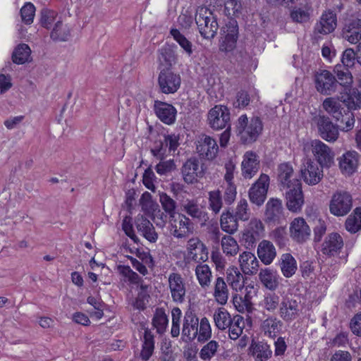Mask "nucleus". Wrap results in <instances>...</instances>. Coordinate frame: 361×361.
I'll use <instances>...</instances> for the list:
<instances>
[{
  "instance_id": "nucleus-1",
  "label": "nucleus",
  "mask_w": 361,
  "mask_h": 361,
  "mask_svg": "<svg viewBox=\"0 0 361 361\" xmlns=\"http://www.w3.org/2000/svg\"><path fill=\"white\" fill-rule=\"evenodd\" d=\"M343 98L342 102L347 107L348 110L341 112V117L335 118L340 122V128L343 131L348 132L353 129L355 124V116L352 110H356L361 107V93L353 90Z\"/></svg>"
},
{
  "instance_id": "nucleus-2",
  "label": "nucleus",
  "mask_w": 361,
  "mask_h": 361,
  "mask_svg": "<svg viewBox=\"0 0 361 361\" xmlns=\"http://www.w3.org/2000/svg\"><path fill=\"white\" fill-rule=\"evenodd\" d=\"M195 23L200 34L204 39L214 37L219 28L216 16L208 8L200 6L196 10Z\"/></svg>"
},
{
  "instance_id": "nucleus-3",
  "label": "nucleus",
  "mask_w": 361,
  "mask_h": 361,
  "mask_svg": "<svg viewBox=\"0 0 361 361\" xmlns=\"http://www.w3.org/2000/svg\"><path fill=\"white\" fill-rule=\"evenodd\" d=\"M262 130V123L259 117H253L250 122L246 115L239 117L237 132L244 143H251L257 140Z\"/></svg>"
},
{
  "instance_id": "nucleus-4",
  "label": "nucleus",
  "mask_w": 361,
  "mask_h": 361,
  "mask_svg": "<svg viewBox=\"0 0 361 361\" xmlns=\"http://www.w3.org/2000/svg\"><path fill=\"white\" fill-rule=\"evenodd\" d=\"M205 173L204 164L197 157H190L186 160L181 168V173L184 181L188 184H192L197 179L202 178Z\"/></svg>"
},
{
  "instance_id": "nucleus-5",
  "label": "nucleus",
  "mask_w": 361,
  "mask_h": 361,
  "mask_svg": "<svg viewBox=\"0 0 361 361\" xmlns=\"http://www.w3.org/2000/svg\"><path fill=\"white\" fill-rule=\"evenodd\" d=\"M352 205L353 198L351 195L346 191L339 190L331 197L329 211L334 216H343L350 211Z\"/></svg>"
},
{
  "instance_id": "nucleus-6",
  "label": "nucleus",
  "mask_w": 361,
  "mask_h": 361,
  "mask_svg": "<svg viewBox=\"0 0 361 361\" xmlns=\"http://www.w3.org/2000/svg\"><path fill=\"white\" fill-rule=\"evenodd\" d=\"M315 88L320 94L331 95L338 91V82L334 75L327 70H322L314 75Z\"/></svg>"
},
{
  "instance_id": "nucleus-7",
  "label": "nucleus",
  "mask_w": 361,
  "mask_h": 361,
  "mask_svg": "<svg viewBox=\"0 0 361 361\" xmlns=\"http://www.w3.org/2000/svg\"><path fill=\"white\" fill-rule=\"evenodd\" d=\"M158 86L164 94H173L180 87L181 78L178 73L173 72L169 68L161 70L158 75Z\"/></svg>"
},
{
  "instance_id": "nucleus-8",
  "label": "nucleus",
  "mask_w": 361,
  "mask_h": 361,
  "mask_svg": "<svg viewBox=\"0 0 361 361\" xmlns=\"http://www.w3.org/2000/svg\"><path fill=\"white\" fill-rule=\"evenodd\" d=\"M269 176L262 173L248 191L250 202L257 206L264 204L269 187Z\"/></svg>"
},
{
  "instance_id": "nucleus-9",
  "label": "nucleus",
  "mask_w": 361,
  "mask_h": 361,
  "mask_svg": "<svg viewBox=\"0 0 361 361\" xmlns=\"http://www.w3.org/2000/svg\"><path fill=\"white\" fill-rule=\"evenodd\" d=\"M264 233V227L258 219H252L245 228L242 240L245 243L247 248L252 247L255 245L256 243L263 236Z\"/></svg>"
},
{
  "instance_id": "nucleus-10",
  "label": "nucleus",
  "mask_w": 361,
  "mask_h": 361,
  "mask_svg": "<svg viewBox=\"0 0 361 361\" xmlns=\"http://www.w3.org/2000/svg\"><path fill=\"white\" fill-rule=\"evenodd\" d=\"M323 168L318 166L311 159H307L300 168V176L303 181L309 185L318 184L324 176Z\"/></svg>"
},
{
  "instance_id": "nucleus-11",
  "label": "nucleus",
  "mask_w": 361,
  "mask_h": 361,
  "mask_svg": "<svg viewBox=\"0 0 361 361\" xmlns=\"http://www.w3.org/2000/svg\"><path fill=\"white\" fill-rule=\"evenodd\" d=\"M321 137L327 142H335L339 135L338 126L324 115H317L313 118Z\"/></svg>"
},
{
  "instance_id": "nucleus-12",
  "label": "nucleus",
  "mask_w": 361,
  "mask_h": 361,
  "mask_svg": "<svg viewBox=\"0 0 361 361\" xmlns=\"http://www.w3.org/2000/svg\"><path fill=\"white\" fill-rule=\"evenodd\" d=\"M209 126L214 130H218L229 126L230 111L222 105H216L211 109L207 115Z\"/></svg>"
},
{
  "instance_id": "nucleus-13",
  "label": "nucleus",
  "mask_w": 361,
  "mask_h": 361,
  "mask_svg": "<svg viewBox=\"0 0 361 361\" xmlns=\"http://www.w3.org/2000/svg\"><path fill=\"white\" fill-rule=\"evenodd\" d=\"M311 149L315 159L322 167L329 168L334 164V152L321 140H312Z\"/></svg>"
},
{
  "instance_id": "nucleus-14",
  "label": "nucleus",
  "mask_w": 361,
  "mask_h": 361,
  "mask_svg": "<svg viewBox=\"0 0 361 361\" xmlns=\"http://www.w3.org/2000/svg\"><path fill=\"white\" fill-rule=\"evenodd\" d=\"M342 35L351 44H356L361 40V14L352 16L345 20Z\"/></svg>"
},
{
  "instance_id": "nucleus-15",
  "label": "nucleus",
  "mask_w": 361,
  "mask_h": 361,
  "mask_svg": "<svg viewBox=\"0 0 361 361\" xmlns=\"http://www.w3.org/2000/svg\"><path fill=\"white\" fill-rule=\"evenodd\" d=\"M286 189L288 190L286 192L287 208L293 212L300 211L304 204V197L300 180H293V185Z\"/></svg>"
},
{
  "instance_id": "nucleus-16",
  "label": "nucleus",
  "mask_w": 361,
  "mask_h": 361,
  "mask_svg": "<svg viewBox=\"0 0 361 361\" xmlns=\"http://www.w3.org/2000/svg\"><path fill=\"white\" fill-rule=\"evenodd\" d=\"M168 282L172 300L176 303H183L185 300L186 287L181 275L178 273H171Z\"/></svg>"
},
{
  "instance_id": "nucleus-17",
  "label": "nucleus",
  "mask_w": 361,
  "mask_h": 361,
  "mask_svg": "<svg viewBox=\"0 0 361 361\" xmlns=\"http://www.w3.org/2000/svg\"><path fill=\"white\" fill-rule=\"evenodd\" d=\"M265 219L269 224H279L286 219L282 202L277 198H271L266 204Z\"/></svg>"
},
{
  "instance_id": "nucleus-18",
  "label": "nucleus",
  "mask_w": 361,
  "mask_h": 361,
  "mask_svg": "<svg viewBox=\"0 0 361 361\" xmlns=\"http://www.w3.org/2000/svg\"><path fill=\"white\" fill-rule=\"evenodd\" d=\"M188 257L197 263H203L208 259V249L198 238H192L187 243Z\"/></svg>"
},
{
  "instance_id": "nucleus-19",
  "label": "nucleus",
  "mask_w": 361,
  "mask_h": 361,
  "mask_svg": "<svg viewBox=\"0 0 361 361\" xmlns=\"http://www.w3.org/2000/svg\"><path fill=\"white\" fill-rule=\"evenodd\" d=\"M221 31L224 37H222L219 49L221 51L230 52L236 47L238 27L236 23L230 22L222 27Z\"/></svg>"
},
{
  "instance_id": "nucleus-20",
  "label": "nucleus",
  "mask_w": 361,
  "mask_h": 361,
  "mask_svg": "<svg viewBox=\"0 0 361 361\" xmlns=\"http://www.w3.org/2000/svg\"><path fill=\"white\" fill-rule=\"evenodd\" d=\"M260 168L259 156L252 151L246 152L241 163L242 176L245 179H251L258 172Z\"/></svg>"
},
{
  "instance_id": "nucleus-21",
  "label": "nucleus",
  "mask_w": 361,
  "mask_h": 361,
  "mask_svg": "<svg viewBox=\"0 0 361 361\" xmlns=\"http://www.w3.org/2000/svg\"><path fill=\"white\" fill-rule=\"evenodd\" d=\"M302 310L299 302L295 299H283L279 305V316L286 322L296 319Z\"/></svg>"
},
{
  "instance_id": "nucleus-22",
  "label": "nucleus",
  "mask_w": 361,
  "mask_h": 361,
  "mask_svg": "<svg viewBox=\"0 0 361 361\" xmlns=\"http://www.w3.org/2000/svg\"><path fill=\"white\" fill-rule=\"evenodd\" d=\"M337 27V16L331 10L325 11L314 25V32L321 35L333 32Z\"/></svg>"
},
{
  "instance_id": "nucleus-23",
  "label": "nucleus",
  "mask_w": 361,
  "mask_h": 361,
  "mask_svg": "<svg viewBox=\"0 0 361 361\" xmlns=\"http://www.w3.org/2000/svg\"><path fill=\"white\" fill-rule=\"evenodd\" d=\"M154 111L158 118L164 123L171 125L175 123L177 111L172 104L155 100Z\"/></svg>"
},
{
  "instance_id": "nucleus-24",
  "label": "nucleus",
  "mask_w": 361,
  "mask_h": 361,
  "mask_svg": "<svg viewBox=\"0 0 361 361\" xmlns=\"http://www.w3.org/2000/svg\"><path fill=\"white\" fill-rule=\"evenodd\" d=\"M197 151L201 157L212 160L218 154L219 146L216 140L209 135H203L198 141Z\"/></svg>"
},
{
  "instance_id": "nucleus-25",
  "label": "nucleus",
  "mask_w": 361,
  "mask_h": 361,
  "mask_svg": "<svg viewBox=\"0 0 361 361\" xmlns=\"http://www.w3.org/2000/svg\"><path fill=\"white\" fill-rule=\"evenodd\" d=\"M169 221L171 226V233L177 238H185L192 232V224L184 214H179L178 219L175 217L172 221L171 220Z\"/></svg>"
},
{
  "instance_id": "nucleus-26",
  "label": "nucleus",
  "mask_w": 361,
  "mask_h": 361,
  "mask_svg": "<svg viewBox=\"0 0 361 361\" xmlns=\"http://www.w3.org/2000/svg\"><path fill=\"white\" fill-rule=\"evenodd\" d=\"M181 209L183 212L199 221L205 223L209 220V215L194 199H186L181 203Z\"/></svg>"
},
{
  "instance_id": "nucleus-27",
  "label": "nucleus",
  "mask_w": 361,
  "mask_h": 361,
  "mask_svg": "<svg viewBox=\"0 0 361 361\" xmlns=\"http://www.w3.org/2000/svg\"><path fill=\"white\" fill-rule=\"evenodd\" d=\"M199 319L190 311L185 312L183 319L182 336L189 341H193L198 335Z\"/></svg>"
},
{
  "instance_id": "nucleus-28",
  "label": "nucleus",
  "mask_w": 361,
  "mask_h": 361,
  "mask_svg": "<svg viewBox=\"0 0 361 361\" xmlns=\"http://www.w3.org/2000/svg\"><path fill=\"white\" fill-rule=\"evenodd\" d=\"M290 237L298 243L305 242L310 235L309 226L303 218H296L290 224Z\"/></svg>"
},
{
  "instance_id": "nucleus-29",
  "label": "nucleus",
  "mask_w": 361,
  "mask_h": 361,
  "mask_svg": "<svg viewBox=\"0 0 361 361\" xmlns=\"http://www.w3.org/2000/svg\"><path fill=\"white\" fill-rule=\"evenodd\" d=\"M276 266L282 275L287 279L295 275L298 270V264L295 257L290 253H283L278 259Z\"/></svg>"
},
{
  "instance_id": "nucleus-30",
  "label": "nucleus",
  "mask_w": 361,
  "mask_h": 361,
  "mask_svg": "<svg viewBox=\"0 0 361 361\" xmlns=\"http://www.w3.org/2000/svg\"><path fill=\"white\" fill-rule=\"evenodd\" d=\"M259 279L264 287L274 291L279 287L281 278L276 270L265 268L260 270Z\"/></svg>"
},
{
  "instance_id": "nucleus-31",
  "label": "nucleus",
  "mask_w": 361,
  "mask_h": 361,
  "mask_svg": "<svg viewBox=\"0 0 361 361\" xmlns=\"http://www.w3.org/2000/svg\"><path fill=\"white\" fill-rule=\"evenodd\" d=\"M343 246L342 237L337 233H331L325 238L322 247L323 254L334 256L337 254Z\"/></svg>"
},
{
  "instance_id": "nucleus-32",
  "label": "nucleus",
  "mask_w": 361,
  "mask_h": 361,
  "mask_svg": "<svg viewBox=\"0 0 361 361\" xmlns=\"http://www.w3.org/2000/svg\"><path fill=\"white\" fill-rule=\"evenodd\" d=\"M277 179L283 189L291 188L293 185V180L297 178L294 176L291 164L284 162L278 166Z\"/></svg>"
},
{
  "instance_id": "nucleus-33",
  "label": "nucleus",
  "mask_w": 361,
  "mask_h": 361,
  "mask_svg": "<svg viewBox=\"0 0 361 361\" xmlns=\"http://www.w3.org/2000/svg\"><path fill=\"white\" fill-rule=\"evenodd\" d=\"M242 271L246 275L255 274L259 269V261L255 255L247 251L241 253L238 259Z\"/></svg>"
},
{
  "instance_id": "nucleus-34",
  "label": "nucleus",
  "mask_w": 361,
  "mask_h": 361,
  "mask_svg": "<svg viewBox=\"0 0 361 361\" xmlns=\"http://www.w3.org/2000/svg\"><path fill=\"white\" fill-rule=\"evenodd\" d=\"M283 327V322L275 316H269L264 319L260 324V329L264 335L274 339L277 337Z\"/></svg>"
},
{
  "instance_id": "nucleus-35",
  "label": "nucleus",
  "mask_w": 361,
  "mask_h": 361,
  "mask_svg": "<svg viewBox=\"0 0 361 361\" xmlns=\"http://www.w3.org/2000/svg\"><path fill=\"white\" fill-rule=\"evenodd\" d=\"M249 349L256 361H267L272 356L271 347L266 342L252 341Z\"/></svg>"
},
{
  "instance_id": "nucleus-36",
  "label": "nucleus",
  "mask_w": 361,
  "mask_h": 361,
  "mask_svg": "<svg viewBox=\"0 0 361 361\" xmlns=\"http://www.w3.org/2000/svg\"><path fill=\"white\" fill-rule=\"evenodd\" d=\"M257 255L265 265L272 263L276 256V250L273 243L269 240H262L257 247Z\"/></svg>"
},
{
  "instance_id": "nucleus-37",
  "label": "nucleus",
  "mask_w": 361,
  "mask_h": 361,
  "mask_svg": "<svg viewBox=\"0 0 361 361\" xmlns=\"http://www.w3.org/2000/svg\"><path fill=\"white\" fill-rule=\"evenodd\" d=\"M137 231L151 243H155L158 238V234L155 231L153 224L145 217L141 216L136 220Z\"/></svg>"
},
{
  "instance_id": "nucleus-38",
  "label": "nucleus",
  "mask_w": 361,
  "mask_h": 361,
  "mask_svg": "<svg viewBox=\"0 0 361 361\" xmlns=\"http://www.w3.org/2000/svg\"><path fill=\"white\" fill-rule=\"evenodd\" d=\"M358 165V154L356 152H348L339 161V166L343 173H353Z\"/></svg>"
},
{
  "instance_id": "nucleus-39",
  "label": "nucleus",
  "mask_w": 361,
  "mask_h": 361,
  "mask_svg": "<svg viewBox=\"0 0 361 361\" xmlns=\"http://www.w3.org/2000/svg\"><path fill=\"white\" fill-rule=\"evenodd\" d=\"M220 226L224 232L232 235L238 228V220L229 209H227L221 215Z\"/></svg>"
},
{
  "instance_id": "nucleus-40",
  "label": "nucleus",
  "mask_w": 361,
  "mask_h": 361,
  "mask_svg": "<svg viewBox=\"0 0 361 361\" xmlns=\"http://www.w3.org/2000/svg\"><path fill=\"white\" fill-rule=\"evenodd\" d=\"M226 281L235 291L241 290L244 287V277L239 269L234 266L226 270Z\"/></svg>"
},
{
  "instance_id": "nucleus-41",
  "label": "nucleus",
  "mask_w": 361,
  "mask_h": 361,
  "mask_svg": "<svg viewBox=\"0 0 361 361\" xmlns=\"http://www.w3.org/2000/svg\"><path fill=\"white\" fill-rule=\"evenodd\" d=\"M229 290L226 282L222 277H218L214 282L213 296L220 305H225L228 299Z\"/></svg>"
},
{
  "instance_id": "nucleus-42",
  "label": "nucleus",
  "mask_w": 361,
  "mask_h": 361,
  "mask_svg": "<svg viewBox=\"0 0 361 361\" xmlns=\"http://www.w3.org/2000/svg\"><path fill=\"white\" fill-rule=\"evenodd\" d=\"M31 49L24 43L18 44L12 54V60L14 63L23 64L31 59Z\"/></svg>"
},
{
  "instance_id": "nucleus-43",
  "label": "nucleus",
  "mask_w": 361,
  "mask_h": 361,
  "mask_svg": "<svg viewBox=\"0 0 361 361\" xmlns=\"http://www.w3.org/2000/svg\"><path fill=\"white\" fill-rule=\"evenodd\" d=\"M311 6L305 4L301 7H294L290 11L291 20L298 23H305L310 20L311 16Z\"/></svg>"
},
{
  "instance_id": "nucleus-44",
  "label": "nucleus",
  "mask_w": 361,
  "mask_h": 361,
  "mask_svg": "<svg viewBox=\"0 0 361 361\" xmlns=\"http://www.w3.org/2000/svg\"><path fill=\"white\" fill-rule=\"evenodd\" d=\"M214 321L219 330H226L232 324L231 317L224 307L218 308L214 313Z\"/></svg>"
},
{
  "instance_id": "nucleus-45",
  "label": "nucleus",
  "mask_w": 361,
  "mask_h": 361,
  "mask_svg": "<svg viewBox=\"0 0 361 361\" xmlns=\"http://www.w3.org/2000/svg\"><path fill=\"white\" fill-rule=\"evenodd\" d=\"M195 275L201 287L204 288L209 286L212 274L207 264L199 263L195 268Z\"/></svg>"
},
{
  "instance_id": "nucleus-46",
  "label": "nucleus",
  "mask_w": 361,
  "mask_h": 361,
  "mask_svg": "<svg viewBox=\"0 0 361 361\" xmlns=\"http://www.w3.org/2000/svg\"><path fill=\"white\" fill-rule=\"evenodd\" d=\"M221 245L223 252L226 256L233 257L238 254L240 250L238 242L230 234L225 235L221 238Z\"/></svg>"
},
{
  "instance_id": "nucleus-47",
  "label": "nucleus",
  "mask_w": 361,
  "mask_h": 361,
  "mask_svg": "<svg viewBox=\"0 0 361 361\" xmlns=\"http://www.w3.org/2000/svg\"><path fill=\"white\" fill-rule=\"evenodd\" d=\"M208 208L213 214H218L223 207L221 191L219 189L208 192Z\"/></svg>"
},
{
  "instance_id": "nucleus-48",
  "label": "nucleus",
  "mask_w": 361,
  "mask_h": 361,
  "mask_svg": "<svg viewBox=\"0 0 361 361\" xmlns=\"http://www.w3.org/2000/svg\"><path fill=\"white\" fill-rule=\"evenodd\" d=\"M349 68H350L341 64L335 66L334 71L338 78L337 82H338V87L340 86H350L353 83V76Z\"/></svg>"
},
{
  "instance_id": "nucleus-49",
  "label": "nucleus",
  "mask_w": 361,
  "mask_h": 361,
  "mask_svg": "<svg viewBox=\"0 0 361 361\" xmlns=\"http://www.w3.org/2000/svg\"><path fill=\"white\" fill-rule=\"evenodd\" d=\"M154 349V336L151 331L146 330L144 334V340L142 349L140 353V357L144 360H148L152 356Z\"/></svg>"
},
{
  "instance_id": "nucleus-50",
  "label": "nucleus",
  "mask_w": 361,
  "mask_h": 361,
  "mask_svg": "<svg viewBox=\"0 0 361 361\" xmlns=\"http://www.w3.org/2000/svg\"><path fill=\"white\" fill-rule=\"evenodd\" d=\"M345 228L351 233L361 230V207H357L345 221Z\"/></svg>"
},
{
  "instance_id": "nucleus-51",
  "label": "nucleus",
  "mask_w": 361,
  "mask_h": 361,
  "mask_svg": "<svg viewBox=\"0 0 361 361\" xmlns=\"http://www.w3.org/2000/svg\"><path fill=\"white\" fill-rule=\"evenodd\" d=\"M71 35L70 30L66 25H63L62 22L57 21L51 33L50 37L54 41L65 42L67 41Z\"/></svg>"
},
{
  "instance_id": "nucleus-52",
  "label": "nucleus",
  "mask_w": 361,
  "mask_h": 361,
  "mask_svg": "<svg viewBox=\"0 0 361 361\" xmlns=\"http://www.w3.org/2000/svg\"><path fill=\"white\" fill-rule=\"evenodd\" d=\"M159 201L163 209L169 215V219L172 221L176 216V201L164 192L159 195Z\"/></svg>"
},
{
  "instance_id": "nucleus-53",
  "label": "nucleus",
  "mask_w": 361,
  "mask_h": 361,
  "mask_svg": "<svg viewBox=\"0 0 361 361\" xmlns=\"http://www.w3.org/2000/svg\"><path fill=\"white\" fill-rule=\"evenodd\" d=\"M232 324L228 327V335L231 339H237L243 333L245 322L243 317L235 315L232 319Z\"/></svg>"
},
{
  "instance_id": "nucleus-54",
  "label": "nucleus",
  "mask_w": 361,
  "mask_h": 361,
  "mask_svg": "<svg viewBox=\"0 0 361 361\" xmlns=\"http://www.w3.org/2000/svg\"><path fill=\"white\" fill-rule=\"evenodd\" d=\"M324 109L334 118L341 117V112L343 111L344 109L341 107L339 102L333 97H328L324 99L322 104Z\"/></svg>"
},
{
  "instance_id": "nucleus-55",
  "label": "nucleus",
  "mask_w": 361,
  "mask_h": 361,
  "mask_svg": "<svg viewBox=\"0 0 361 361\" xmlns=\"http://www.w3.org/2000/svg\"><path fill=\"white\" fill-rule=\"evenodd\" d=\"M169 323L168 317L161 308H157L152 319V324L157 329L159 334H162L166 331Z\"/></svg>"
},
{
  "instance_id": "nucleus-56",
  "label": "nucleus",
  "mask_w": 361,
  "mask_h": 361,
  "mask_svg": "<svg viewBox=\"0 0 361 361\" xmlns=\"http://www.w3.org/2000/svg\"><path fill=\"white\" fill-rule=\"evenodd\" d=\"M219 347L217 341L212 340L202 348L199 356L204 361H209L216 355Z\"/></svg>"
},
{
  "instance_id": "nucleus-57",
  "label": "nucleus",
  "mask_w": 361,
  "mask_h": 361,
  "mask_svg": "<svg viewBox=\"0 0 361 361\" xmlns=\"http://www.w3.org/2000/svg\"><path fill=\"white\" fill-rule=\"evenodd\" d=\"M117 270L124 278L125 281H128L133 284H138L142 281L140 276L133 271L129 266L118 265Z\"/></svg>"
},
{
  "instance_id": "nucleus-58",
  "label": "nucleus",
  "mask_w": 361,
  "mask_h": 361,
  "mask_svg": "<svg viewBox=\"0 0 361 361\" xmlns=\"http://www.w3.org/2000/svg\"><path fill=\"white\" fill-rule=\"evenodd\" d=\"M170 33L174 40H176L184 51L190 56L193 51L192 43L182 33H180L178 29L172 28Z\"/></svg>"
},
{
  "instance_id": "nucleus-59",
  "label": "nucleus",
  "mask_w": 361,
  "mask_h": 361,
  "mask_svg": "<svg viewBox=\"0 0 361 361\" xmlns=\"http://www.w3.org/2000/svg\"><path fill=\"white\" fill-rule=\"evenodd\" d=\"M139 257L142 259V262H139L134 268L145 276L148 273L147 267L150 268L154 267V260L149 252L140 253Z\"/></svg>"
},
{
  "instance_id": "nucleus-60",
  "label": "nucleus",
  "mask_w": 361,
  "mask_h": 361,
  "mask_svg": "<svg viewBox=\"0 0 361 361\" xmlns=\"http://www.w3.org/2000/svg\"><path fill=\"white\" fill-rule=\"evenodd\" d=\"M233 215L238 221H245L250 219V211L247 201L245 199H241L238 202Z\"/></svg>"
},
{
  "instance_id": "nucleus-61",
  "label": "nucleus",
  "mask_w": 361,
  "mask_h": 361,
  "mask_svg": "<svg viewBox=\"0 0 361 361\" xmlns=\"http://www.w3.org/2000/svg\"><path fill=\"white\" fill-rule=\"evenodd\" d=\"M200 329H198L197 340L199 342H205L212 337V329L209 320L207 317H203L199 322Z\"/></svg>"
},
{
  "instance_id": "nucleus-62",
  "label": "nucleus",
  "mask_w": 361,
  "mask_h": 361,
  "mask_svg": "<svg viewBox=\"0 0 361 361\" xmlns=\"http://www.w3.org/2000/svg\"><path fill=\"white\" fill-rule=\"evenodd\" d=\"M279 305V296L274 293H268L264 295L262 305L263 308L270 312H274Z\"/></svg>"
},
{
  "instance_id": "nucleus-63",
  "label": "nucleus",
  "mask_w": 361,
  "mask_h": 361,
  "mask_svg": "<svg viewBox=\"0 0 361 361\" xmlns=\"http://www.w3.org/2000/svg\"><path fill=\"white\" fill-rule=\"evenodd\" d=\"M57 13L53 10L43 8L41 11L40 24L42 27L49 29L55 21Z\"/></svg>"
},
{
  "instance_id": "nucleus-64",
  "label": "nucleus",
  "mask_w": 361,
  "mask_h": 361,
  "mask_svg": "<svg viewBox=\"0 0 361 361\" xmlns=\"http://www.w3.org/2000/svg\"><path fill=\"white\" fill-rule=\"evenodd\" d=\"M35 13V7L31 3H26L20 9L22 20L25 24H31Z\"/></svg>"
}]
</instances>
